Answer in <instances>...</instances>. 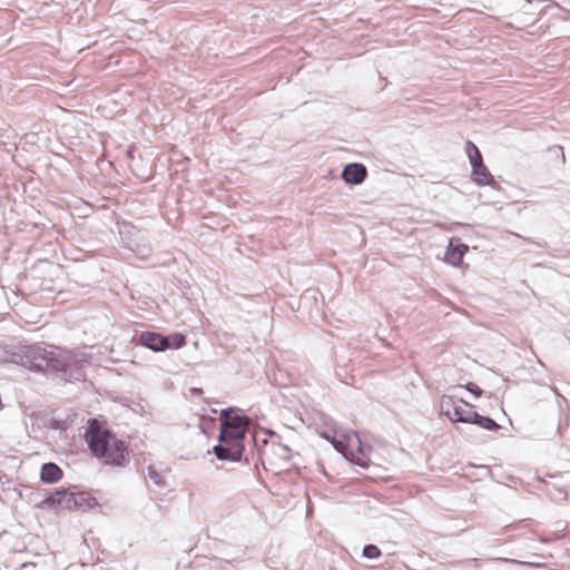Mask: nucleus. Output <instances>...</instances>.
I'll list each match as a JSON object with an SVG mask.
<instances>
[{"mask_svg":"<svg viewBox=\"0 0 570 570\" xmlns=\"http://www.w3.org/2000/svg\"><path fill=\"white\" fill-rule=\"evenodd\" d=\"M90 453L105 465L122 468L129 462V443L97 419H90L85 432Z\"/></svg>","mask_w":570,"mask_h":570,"instance_id":"1","label":"nucleus"},{"mask_svg":"<svg viewBox=\"0 0 570 570\" xmlns=\"http://www.w3.org/2000/svg\"><path fill=\"white\" fill-rule=\"evenodd\" d=\"M220 425L219 443L214 448V453L220 460H240L249 425L248 417L234 410L224 411L220 415Z\"/></svg>","mask_w":570,"mask_h":570,"instance_id":"2","label":"nucleus"},{"mask_svg":"<svg viewBox=\"0 0 570 570\" xmlns=\"http://www.w3.org/2000/svg\"><path fill=\"white\" fill-rule=\"evenodd\" d=\"M326 439L332 442L334 448L341 452L346 460L362 468H368L371 463V446L363 443L357 433L353 431H335L332 438L326 435Z\"/></svg>","mask_w":570,"mask_h":570,"instance_id":"3","label":"nucleus"},{"mask_svg":"<svg viewBox=\"0 0 570 570\" xmlns=\"http://www.w3.org/2000/svg\"><path fill=\"white\" fill-rule=\"evenodd\" d=\"M440 409L452 422L471 423L476 417V412L473 410L472 404L449 395L441 397Z\"/></svg>","mask_w":570,"mask_h":570,"instance_id":"4","label":"nucleus"},{"mask_svg":"<svg viewBox=\"0 0 570 570\" xmlns=\"http://www.w3.org/2000/svg\"><path fill=\"white\" fill-rule=\"evenodd\" d=\"M468 249V245L460 243L458 239H451L446 248L444 259L452 266H461L463 256Z\"/></svg>","mask_w":570,"mask_h":570,"instance_id":"5","label":"nucleus"},{"mask_svg":"<svg viewBox=\"0 0 570 570\" xmlns=\"http://www.w3.org/2000/svg\"><path fill=\"white\" fill-rule=\"evenodd\" d=\"M367 175V170L362 164H350L345 166L342 173V178L345 183L352 185H358L363 183Z\"/></svg>","mask_w":570,"mask_h":570,"instance_id":"6","label":"nucleus"},{"mask_svg":"<svg viewBox=\"0 0 570 570\" xmlns=\"http://www.w3.org/2000/svg\"><path fill=\"white\" fill-rule=\"evenodd\" d=\"M165 336L156 332H142L139 335V343L154 352H164L167 350Z\"/></svg>","mask_w":570,"mask_h":570,"instance_id":"7","label":"nucleus"},{"mask_svg":"<svg viewBox=\"0 0 570 570\" xmlns=\"http://www.w3.org/2000/svg\"><path fill=\"white\" fill-rule=\"evenodd\" d=\"M62 475V470L55 463H45L41 468L40 479L45 483H56Z\"/></svg>","mask_w":570,"mask_h":570,"instance_id":"8","label":"nucleus"},{"mask_svg":"<svg viewBox=\"0 0 570 570\" xmlns=\"http://www.w3.org/2000/svg\"><path fill=\"white\" fill-rule=\"evenodd\" d=\"M472 179L474 183L481 186L489 185L492 181V175L483 165V160L472 165Z\"/></svg>","mask_w":570,"mask_h":570,"instance_id":"9","label":"nucleus"},{"mask_svg":"<svg viewBox=\"0 0 570 570\" xmlns=\"http://www.w3.org/2000/svg\"><path fill=\"white\" fill-rule=\"evenodd\" d=\"M165 341H166L165 344L167 345V350L168 348L177 350V348H180L186 345V337L181 333H174V334H170L169 336H165Z\"/></svg>","mask_w":570,"mask_h":570,"instance_id":"10","label":"nucleus"},{"mask_svg":"<svg viewBox=\"0 0 570 570\" xmlns=\"http://www.w3.org/2000/svg\"><path fill=\"white\" fill-rule=\"evenodd\" d=\"M473 424H476L485 430H489V431H497L500 429V425L492 419L490 417H485V416H482L480 414L476 413V417L475 420H472Z\"/></svg>","mask_w":570,"mask_h":570,"instance_id":"11","label":"nucleus"},{"mask_svg":"<svg viewBox=\"0 0 570 570\" xmlns=\"http://www.w3.org/2000/svg\"><path fill=\"white\" fill-rule=\"evenodd\" d=\"M465 151L470 159L471 166L482 161V155L472 141H466Z\"/></svg>","mask_w":570,"mask_h":570,"instance_id":"12","label":"nucleus"},{"mask_svg":"<svg viewBox=\"0 0 570 570\" xmlns=\"http://www.w3.org/2000/svg\"><path fill=\"white\" fill-rule=\"evenodd\" d=\"M363 556L367 559H376L381 556V550L374 544H367L363 549Z\"/></svg>","mask_w":570,"mask_h":570,"instance_id":"13","label":"nucleus"},{"mask_svg":"<svg viewBox=\"0 0 570 570\" xmlns=\"http://www.w3.org/2000/svg\"><path fill=\"white\" fill-rule=\"evenodd\" d=\"M81 497H77V495L71 494V493H63L62 498L59 500V503H63L66 507L70 508L71 504L77 505L78 504V500Z\"/></svg>","mask_w":570,"mask_h":570,"instance_id":"14","label":"nucleus"},{"mask_svg":"<svg viewBox=\"0 0 570 570\" xmlns=\"http://www.w3.org/2000/svg\"><path fill=\"white\" fill-rule=\"evenodd\" d=\"M468 390L478 396L481 395V390L479 387L474 386L473 384H470L468 386Z\"/></svg>","mask_w":570,"mask_h":570,"instance_id":"15","label":"nucleus"}]
</instances>
